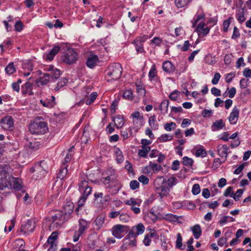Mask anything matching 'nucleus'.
<instances>
[{
  "label": "nucleus",
  "mask_w": 251,
  "mask_h": 251,
  "mask_svg": "<svg viewBox=\"0 0 251 251\" xmlns=\"http://www.w3.org/2000/svg\"><path fill=\"white\" fill-rule=\"evenodd\" d=\"M24 187L22 179L19 177H14L10 174H0V193L5 188L21 190Z\"/></svg>",
  "instance_id": "1"
},
{
  "label": "nucleus",
  "mask_w": 251,
  "mask_h": 251,
  "mask_svg": "<svg viewBox=\"0 0 251 251\" xmlns=\"http://www.w3.org/2000/svg\"><path fill=\"white\" fill-rule=\"evenodd\" d=\"M154 188L156 193L161 198L167 196L170 191V188L166 183V179L161 176L158 177L155 179Z\"/></svg>",
  "instance_id": "2"
},
{
  "label": "nucleus",
  "mask_w": 251,
  "mask_h": 251,
  "mask_svg": "<svg viewBox=\"0 0 251 251\" xmlns=\"http://www.w3.org/2000/svg\"><path fill=\"white\" fill-rule=\"evenodd\" d=\"M29 131L32 134H43L48 130L47 123L39 118H36L29 126Z\"/></svg>",
  "instance_id": "3"
},
{
  "label": "nucleus",
  "mask_w": 251,
  "mask_h": 251,
  "mask_svg": "<svg viewBox=\"0 0 251 251\" xmlns=\"http://www.w3.org/2000/svg\"><path fill=\"white\" fill-rule=\"evenodd\" d=\"M122 73V67L121 65L119 63H114L109 67L106 79L107 81L117 80L121 77Z\"/></svg>",
  "instance_id": "4"
},
{
  "label": "nucleus",
  "mask_w": 251,
  "mask_h": 251,
  "mask_svg": "<svg viewBox=\"0 0 251 251\" xmlns=\"http://www.w3.org/2000/svg\"><path fill=\"white\" fill-rule=\"evenodd\" d=\"M78 58V54L73 48H68L61 56L62 61L67 64L75 63Z\"/></svg>",
  "instance_id": "5"
},
{
  "label": "nucleus",
  "mask_w": 251,
  "mask_h": 251,
  "mask_svg": "<svg viewBox=\"0 0 251 251\" xmlns=\"http://www.w3.org/2000/svg\"><path fill=\"white\" fill-rule=\"evenodd\" d=\"M52 222L50 226V228L61 226L66 220V217L63 214V212L60 210H56L53 212L51 216Z\"/></svg>",
  "instance_id": "6"
},
{
  "label": "nucleus",
  "mask_w": 251,
  "mask_h": 251,
  "mask_svg": "<svg viewBox=\"0 0 251 251\" xmlns=\"http://www.w3.org/2000/svg\"><path fill=\"white\" fill-rule=\"evenodd\" d=\"M128 226L122 225L114 226L111 229L112 234L117 239H121L128 230Z\"/></svg>",
  "instance_id": "7"
},
{
  "label": "nucleus",
  "mask_w": 251,
  "mask_h": 251,
  "mask_svg": "<svg viewBox=\"0 0 251 251\" xmlns=\"http://www.w3.org/2000/svg\"><path fill=\"white\" fill-rule=\"evenodd\" d=\"M35 227V222L32 220H28L22 224L20 231L24 234L28 235L33 231Z\"/></svg>",
  "instance_id": "8"
},
{
  "label": "nucleus",
  "mask_w": 251,
  "mask_h": 251,
  "mask_svg": "<svg viewBox=\"0 0 251 251\" xmlns=\"http://www.w3.org/2000/svg\"><path fill=\"white\" fill-rule=\"evenodd\" d=\"M209 27L206 26L203 21L199 23L195 29V31L198 33L200 37H203L206 36L209 32Z\"/></svg>",
  "instance_id": "9"
},
{
  "label": "nucleus",
  "mask_w": 251,
  "mask_h": 251,
  "mask_svg": "<svg viewBox=\"0 0 251 251\" xmlns=\"http://www.w3.org/2000/svg\"><path fill=\"white\" fill-rule=\"evenodd\" d=\"M31 171L32 172H37L38 173L48 172L50 171V169L47 162L43 160L35 164L31 168Z\"/></svg>",
  "instance_id": "10"
},
{
  "label": "nucleus",
  "mask_w": 251,
  "mask_h": 251,
  "mask_svg": "<svg viewBox=\"0 0 251 251\" xmlns=\"http://www.w3.org/2000/svg\"><path fill=\"white\" fill-rule=\"evenodd\" d=\"M79 190L82 196L88 197L91 193L92 188L87 181H82L79 184Z\"/></svg>",
  "instance_id": "11"
},
{
  "label": "nucleus",
  "mask_w": 251,
  "mask_h": 251,
  "mask_svg": "<svg viewBox=\"0 0 251 251\" xmlns=\"http://www.w3.org/2000/svg\"><path fill=\"white\" fill-rule=\"evenodd\" d=\"M0 126L5 130H8L14 126V121L11 116H6L0 121Z\"/></svg>",
  "instance_id": "12"
},
{
  "label": "nucleus",
  "mask_w": 251,
  "mask_h": 251,
  "mask_svg": "<svg viewBox=\"0 0 251 251\" xmlns=\"http://www.w3.org/2000/svg\"><path fill=\"white\" fill-rule=\"evenodd\" d=\"M55 99L53 96H50L49 98H46L40 100V103L44 107H46L49 108H52L55 105Z\"/></svg>",
  "instance_id": "13"
},
{
  "label": "nucleus",
  "mask_w": 251,
  "mask_h": 251,
  "mask_svg": "<svg viewBox=\"0 0 251 251\" xmlns=\"http://www.w3.org/2000/svg\"><path fill=\"white\" fill-rule=\"evenodd\" d=\"M145 230V227L142 223H139L133 226L129 234H134L135 236L142 234Z\"/></svg>",
  "instance_id": "14"
},
{
  "label": "nucleus",
  "mask_w": 251,
  "mask_h": 251,
  "mask_svg": "<svg viewBox=\"0 0 251 251\" xmlns=\"http://www.w3.org/2000/svg\"><path fill=\"white\" fill-rule=\"evenodd\" d=\"M239 115V109L236 106L234 107L228 118L230 123L232 125L235 124L238 121Z\"/></svg>",
  "instance_id": "15"
},
{
  "label": "nucleus",
  "mask_w": 251,
  "mask_h": 251,
  "mask_svg": "<svg viewBox=\"0 0 251 251\" xmlns=\"http://www.w3.org/2000/svg\"><path fill=\"white\" fill-rule=\"evenodd\" d=\"M13 251H19L25 250V242L23 239H18L15 240L12 244Z\"/></svg>",
  "instance_id": "16"
},
{
  "label": "nucleus",
  "mask_w": 251,
  "mask_h": 251,
  "mask_svg": "<svg viewBox=\"0 0 251 251\" xmlns=\"http://www.w3.org/2000/svg\"><path fill=\"white\" fill-rule=\"evenodd\" d=\"M228 148L226 145H219L217 147V151L219 155L224 159L223 161L226 159L228 154Z\"/></svg>",
  "instance_id": "17"
},
{
  "label": "nucleus",
  "mask_w": 251,
  "mask_h": 251,
  "mask_svg": "<svg viewBox=\"0 0 251 251\" xmlns=\"http://www.w3.org/2000/svg\"><path fill=\"white\" fill-rule=\"evenodd\" d=\"M73 155V154L72 153H68L67 154V155L65 158V160H64L65 163H64L61 165V166L60 167V173H68V172H69V171H73V170H71L70 169H69L68 168V165L66 164V163L68 162L71 160Z\"/></svg>",
  "instance_id": "18"
},
{
  "label": "nucleus",
  "mask_w": 251,
  "mask_h": 251,
  "mask_svg": "<svg viewBox=\"0 0 251 251\" xmlns=\"http://www.w3.org/2000/svg\"><path fill=\"white\" fill-rule=\"evenodd\" d=\"M98 61L99 58L97 55L90 54L87 60L86 65L89 68H93Z\"/></svg>",
  "instance_id": "19"
},
{
  "label": "nucleus",
  "mask_w": 251,
  "mask_h": 251,
  "mask_svg": "<svg viewBox=\"0 0 251 251\" xmlns=\"http://www.w3.org/2000/svg\"><path fill=\"white\" fill-rule=\"evenodd\" d=\"M142 201L138 198H130L129 199L125 200L124 203L130 206V207L133 206L139 207L141 205Z\"/></svg>",
  "instance_id": "20"
},
{
  "label": "nucleus",
  "mask_w": 251,
  "mask_h": 251,
  "mask_svg": "<svg viewBox=\"0 0 251 251\" xmlns=\"http://www.w3.org/2000/svg\"><path fill=\"white\" fill-rule=\"evenodd\" d=\"M156 235V233L154 230H152L149 233L146 234L143 241L144 244L146 246H150L151 242V238H153Z\"/></svg>",
  "instance_id": "21"
},
{
  "label": "nucleus",
  "mask_w": 251,
  "mask_h": 251,
  "mask_svg": "<svg viewBox=\"0 0 251 251\" xmlns=\"http://www.w3.org/2000/svg\"><path fill=\"white\" fill-rule=\"evenodd\" d=\"M179 217L171 213L162 214L160 215V219L165 220L169 222H176L178 221Z\"/></svg>",
  "instance_id": "22"
},
{
  "label": "nucleus",
  "mask_w": 251,
  "mask_h": 251,
  "mask_svg": "<svg viewBox=\"0 0 251 251\" xmlns=\"http://www.w3.org/2000/svg\"><path fill=\"white\" fill-rule=\"evenodd\" d=\"M163 70L168 73H173L175 71V67L169 61H166L163 62L162 64Z\"/></svg>",
  "instance_id": "23"
},
{
  "label": "nucleus",
  "mask_w": 251,
  "mask_h": 251,
  "mask_svg": "<svg viewBox=\"0 0 251 251\" xmlns=\"http://www.w3.org/2000/svg\"><path fill=\"white\" fill-rule=\"evenodd\" d=\"M246 10L244 8H239L236 14L237 21L241 24L243 23L246 19L245 16Z\"/></svg>",
  "instance_id": "24"
},
{
  "label": "nucleus",
  "mask_w": 251,
  "mask_h": 251,
  "mask_svg": "<svg viewBox=\"0 0 251 251\" xmlns=\"http://www.w3.org/2000/svg\"><path fill=\"white\" fill-rule=\"evenodd\" d=\"M190 230L192 231L195 239H198L201 236V229L199 225H195L191 227Z\"/></svg>",
  "instance_id": "25"
},
{
  "label": "nucleus",
  "mask_w": 251,
  "mask_h": 251,
  "mask_svg": "<svg viewBox=\"0 0 251 251\" xmlns=\"http://www.w3.org/2000/svg\"><path fill=\"white\" fill-rule=\"evenodd\" d=\"M225 125L223 120H216L212 124L211 128L212 131H216L222 129Z\"/></svg>",
  "instance_id": "26"
},
{
  "label": "nucleus",
  "mask_w": 251,
  "mask_h": 251,
  "mask_svg": "<svg viewBox=\"0 0 251 251\" xmlns=\"http://www.w3.org/2000/svg\"><path fill=\"white\" fill-rule=\"evenodd\" d=\"M114 125L117 128H121L124 124V120L123 116L121 115H117L113 118Z\"/></svg>",
  "instance_id": "27"
},
{
  "label": "nucleus",
  "mask_w": 251,
  "mask_h": 251,
  "mask_svg": "<svg viewBox=\"0 0 251 251\" xmlns=\"http://www.w3.org/2000/svg\"><path fill=\"white\" fill-rule=\"evenodd\" d=\"M60 47L59 46H55L53 49L50 51V52L48 53L46 56V59L51 61L53 60L54 56L59 52L60 50Z\"/></svg>",
  "instance_id": "28"
},
{
  "label": "nucleus",
  "mask_w": 251,
  "mask_h": 251,
  "mask_svg": "<svg viewBox=\"0 0 251 251\" xmlns=\"http://www.w3.org/2000/svg\"><path fill=\"white\" fill-rule=\"evenodd\" d=\"M46 73L51 80L57 79L60 76V71L56 68H55L54 70H53L52 71H51L50 72Z\"/></svg>",
  "instance_id": "29"
},
{
  "label": "nucleus",
  "mask_w": 251,
  "mask_h": 251,
  "mask_svg": "<svg viewBox=\"0 0 251 251\" xmlns=\"http://www.w3.org/2000/svg\"><path fill=\"white\" fill-rule=\"evenodd\" d=\"M149 124L151 126V129L153 130H155L158 129L159 125L157 124V122L156 120V116L155 115L151 116L149 120Z\"/></svg>",
  "instance_id": "30"
},
{
  "label": "nucleus",
  "mask_w": 251,
  "mask_h": 251,
  "mask_svg": "<svg viewBox=\"0 0 251 251\" xmlns=\"http://www.w3.org/2000/svg\"><path fill=\"white\" fill-rule=\"evenodd\" d=\"M74 205L72 202H68L64 206L63 214L66 216L67 215H70L73 211Z\"/></svg>",
  "instance_id": "31"
},
{
  "label": "nucleus",
  "mask_w": 251,
  "mask_h": 251,
  "mask_svg": "<svg viewBox=\"0 0 251 251\" xmlns=\"http://www.w3.org/2000/svg\"><path fill=\"white\" fill-rule=\"evenodd\" d=\"M129 234L124 239V242L127 243L128 246L130 248L135 247L137 245V241L135 238L130 239L129 237Z\"/></svg>",
  "instance_id": "32"
},
{
  "label": "nucleus",
  "mask_w": 251,
  "mask_h": 251,
  "mask_svg": "<svg viewBox=\"0 0 251 251\" xmlns=\"http://www.w3.org/2000/svg\"><path fill=\"white\" fill-rule=\"evenodd\" d=\"M177 238L176 242V248L180 250H184L185 248V246L182 244V239L181 234L178 233L177 234Z\"/></svg>",
  "instance_id": "33"
},
{
  "label": "nucleus",
  "mask_w": 251,
  "mask_h": 251,
  "mask_svg": "<svg viewBox=\"0 0 251 251\" xmlns=\"http://www.w3.org/2000/svg\"><path fill=\"white\" fill-rule=\"evenodd\" d=\"M146 219L149 222L155 223L157 219H160V217H158L151 210L150 212L146 216Z\"/></svg>",
  "instance_id": "34"
},
{
  "label": "nucleus",
  "mask_w": 251,
  "mask_h": 251,
  "mask_svg": "<svg viewBox=\"0 0 251 251\" xmlns=\"http://www.w3.org/2000/svg\"><path fill=\"white\" fill-rule=\"evenodd\" d=\"M88 223L83 219H80L79 221V229L78 230L83 233L84 231L88 227Z\"/></svg>",
  "instance_id": "35"
},
{
  "label": "nucleus",
  "mask_w": 251,
  "mask_h": 251,
  "mask_svg": "<svg viewBox=\"0 0 251 251\" xmlns=\"http://www.w3.org/2000/svg\"><path fill=\"white\" fill-rule=\"evenodd\" d=\"M150 151V147H142V149L139 150L138 153L139 156L140 157H146L148 153Z\"/></svg>",
  "instance_id": "36"
},
{
  "label": "nucleus",
  "mask_w": 251,
  "mask_h": 251,
  "mask_svg": "<svg viewBox=\"0 0 251 251\" xmlns=\"http://www.w3.org/2000/svg\"><path fill=\"white\" fill-rule=\"evenodd\" d=\"M136 92L140 96L144 97L146 94V90L143 85L136 83Z\"/></svg>",
  "instance_id": "37"
},
{
  "label": "nucleus",
  "mask_w": 251,
  "mask_h": 251,
  "mask_svg": "<svg viewBox=\"0 0 251 251\" xmlns=\"http://www.w3.org/2000/svg\"><path fill=\"white\" fill-rule=\"evenodd\" d=\"M51 80L50 79V78H49V76L47 74V73H44L43 74V76L40 77V78L39 79V80L38 81L37 83L39 84H41V85H46L47 84L48 82H50V81Z\"/></svg>",
  "instance_id": "38"
},
{
  "label": "nucleus",
  "mask_w": 251,
  "mask_h": 251,
  "mask_svg": "<svg viewBox=\"0 0 251 251\" xmlns=\"http://www.w3.org/2000/svg\"><path fill=\"white\" fill-rule=\"evenodd\" d=\"M169 104L168 100H164L160 104L159 109L161 111L164 112L165 113H167L168 108Z\"/></svg>",
  "instance_id": "39"
},
{
  "label": "nucleus",
  "mask_w": 251,
  "mask_h": 251,
  "mask_svg": "<svg viewBox=\"0 0 251 251\" xmlns=\"http://www.w3.org/2000/svg\"><path fill=\"white\" fill-rule=\"evenodd\" d=\"M68 82V80L65 78H61L57 84L56 87L55 88L54 90L55 91H58L61 88L65 86Z\"/></svg>",
  "instance_id": "40"
},
{
  "label": "nucleus",
  "mask_w": 251,
  "mask_h": 251,
  "mask_svg": "<svg viewBox=\"0 0 251 251\" xmlns=\"http://www.w3.org/2000/svg\"><path fill=\"white\" fill-rule=\"evenodd\" d=\"M190 0H175L176 6L178 8H182L186 6Z\"/></svg>",
  "instance_id": "41"
},
{
  "label": "nucleus",
  "mask_w": 251,
  "mask_h": 251,
  "mask_svg": "<svg viewBox=\"0 0 251 251\" xmlns=\"http://www.w3.org/2000/svg\"><path fill=\"white\" fill-rule=\"evenodd\" d=\"M173 139V136L168 134H164L161 135L158 140L161 142H164L168 141H171Z\"/></svg>",
  "instance_id": "42"
},
{
  "label": "nucleus",
  "mask_w": 251,
  "mask_h": 251,
  "mask_svg": "<svg viewBox=\"0 0 251 251\" xmlns=\"http://www.w3.org/2000/svg\"><path fill=\"white\" fill-rule=\"evenodd\" d=\"M5 72L9 75L13 74L15 71L16 69L13 63H9L5 69Z\"/></svg>",
  "instance_id": "43"
},
{
  "label": "nucleus",
  "mask_w": 251,
  "mask_h": 251,
  "mask_svg": "<svg viewBox=\"0 0 251 251\" xmlns=\"http://www.w3.org/2000/svg\"><path fill=\"white\" fill-rule=\"evenodd\" d=\"M135 44L136 50L138 53H143L144 52L143 45L141 42H139L138 40L134 41Z\"/></svg>",
  "instance_id": "44"
},
{
  "label": "nucleus",
  "mask_w": 251,
  "mask_h": 251,
  "mask_svg": "<svg viewBox=\"0 0 251 251\" xmlns=\"http://www.w3.org/2000/svg\"><path fill=\"white\" fill-rule=\"evenodd\" d=\"M117 161L120 163L124 161V156L121 151L119 149H117L115 151Z\"/></svg>",
  "instance_id": "45"
},
{
  "label": "nucleus",
  "mask_w": 251,
  "mask_h": 251,
  "mask_svg": "<svg viewBox=\"0 0 251 251\" xmlns=\"http://www.w3.org/2000/svg\"><path fill=\"white\" fill-rule=\"evenodd\" d=\"M87 197L81 196L79 201H78V206L76 208L75 211H78V210L83 206L85 201L86 200Z\"/></svg>",
  "instance_id": "46"
},
{
  "label": "nucleus",
  "mask_w": 251,
  "mask_h": 251,
  "mask_svg": "<svg viewBox=\"0 0 251 251\" xmlns=\"http://www.w3.org/2000/svg\"><path fill=\"white\" fill-rule=\"evenodd\" d=\"M123 97L124 99L127 100H132L133 96L131 90H128L125 91L123 94Z\"/></svg>",
  "instance_id": "47"
},
{
  "label": "nucleus",
  "mask_w": 251,
  "mask_h": 251,
  "mask_svg": "<svg viewBox=\"0 0 251 251\" xmlns=\"http://www.w3.org/2000/svg\"><path fill=\"white\" fill-rule=\"evenodd\" d=\"M182 160V163L185 166H191L194 162L192 158L187 156L183 157Z\"/></svg>",
  "instance_id": "48"
},
{
  "label": "nucleus",
  "mask_w": 251,
  "mask_h": 251,
  "mask_svg": "<svg viewBox=\"0 0 251 251\" xmlns=\"http://www.w3.org/2000/svg\"><path fill=\"white\" fill-rule=\"evenodd\" d=\"M58 233L57 232H53L50 236L49 237L48 242L49 244H54V241L57 238Z\"/></svg>",
  "instance_id": "49"
},
{
  "label": "nucleus",
  "mask_w": 251,
  "mask_h": 251,
  "mask_svg": "<svg viewBox=\"0 0 251 251\" xmlns=\"http://www.w3.org/2000/svg\"><path fill=\"white\" fill-rule=\"evenodd\" d=\"M156 75V71L155 69V66L154 65H152L149 73V76L151 80L153 79Z\"/></svg>",
  "instance_id": "50"
},
{
  "label": "nucleus",
  "mask_w": 251,
  "mask_h": 251,
  "mask_svg": "<svg viewBox=\"0 0 251 251\" xmlns=\"http://www.w3.org/2000/svg\"><path fill=\"white\" fill-rule=\"evenodd\" d=\"M39 144L36 141L30 142L28 144V148L34 151L38 150L39 148Z\"/></svg>",
  "instance_id": "51"
},
{
  "label": "nucleus",
  "mask_w": 251,
  "mask_h": 251,
  "mask_svg": "<svg viewBox=\"0 0 251 251\" xmlns=\"http://www.w3.org/2000/svg\"><path fill=\"white\" fill-rule=\"evenodd\" d=\"M176 126V124L174 122H170L167 123L164 125V128L168 131H170L175 129Z\"/></svg>",
  "instance_id": "52"
},
{
  "label": "nucleus",
  "mask_w": 251,
  "mask_h": 251,
  "mask_svg": "<svg viewBox=\"0 0 251 251\" xmlns=\"http://www.w3.org/2000/svg\"><path fill=\"white\" fill-rule=\"evenodd\" d=\"M177 182V180L176 178L173 177L166 179V183H167V186H168L169 188L176 185Z\"/></svg>",
  "instance_id": "53"
},
{
  "label": "nucleus",
  "mask_w": 251,
  "mask_h": 251,
  "mask_svg": "<svg viewBox=\"0 0 251 251\" xmlns=\"http://www.w3.org/2000/svg\"><path fill=\"white\" fill-rule=\"evenodd\" d=\"M207 154L206 151L203 149H199L196 151L195 155L197 157H204Z\"/></svg>",
  "instance_id": "54"
},
{
  "label": "nucleus",
  "mask_w": 251,
  "mask_h": 251,
  "mask_svg": "<svg viewBox=\"0 0 251 251\" xmlns=\"http://www.w3.org/2000/svg\"><path fill=\"white\" fill-rule=\"evenodd\" d=\"M130 219L129 216L126 213L120 214L119 219L121 222L123 223H126L129 221Z\"/></svg>",
  "instance_id": "55"
},
{
  "label": "nucleus",
  "mask_w": 251,
  "mask_h": 251,
  "mask_svg": "<svg viewBox=\"0 0 251 251\" xmlns=\"http://www.w3.org/2000/svg\"><path fill=\"white\" fill-rule=\"evenodd\" d=\"M180 92L178 91L175 90L169 95V98L174 101L176 100L179 96Z\"/></svg>",
  "instance_id": "56"
},
{
  "label": "nucleus",
  "mask_w": 251,
  "mask_h": 251,
  "mask_svg": "<svg viewBox=\"0 0 251 251\" xmlns=\"http://www.w3.org/2000/svg\"><path fill=\"white\" fill-rule=\"evenodd\" d=\"M243 190L242 189H238L236 191V193L233 194V198L235 201H238L242 196L243 193Z\"/></svg>",
  "instance_id": "57"
},
{
  "label": "nucleus",
  "mask_w": 251,
  "mask_h": 251,
  "mask_svg": "<svg viewBox=\"0 0 251 251\" xmlns=\"http://www.w3.org/2000/svg\"><path fill=\"white\" fill-rule=\"evenodd\" d=\"M233 194L234 192L233 191V188L232 187H227L224 192V196L225 197H230L233 198Z\"/></svg>",
  "instance_id": "58"
},
{
  "label": "nucleus",
  "mask_w": 251,
  "mask_h": 251,
  "mask_svg": "<svg viewBox=\"0 0 251 251\" xmlns=\"http://www.w3.org/2000/svg\"><path fill=\"white\" fill-rule=\"evenodd\" d=\"M97 96V93H92L90 95V99L86 100V103L87 104H91L96 100Z\"/></svg>",
  "instance_id": "59"
},
{
  "label": "nucleus",
  "mask_w": 251,
  "mask_h": 251,
  "mask_svg": "<svg viewBox=\"0 0 251 251\" xmlns=\"http://www.w3.org/2000/svg\"><path fill=\"white\" fill-rule=\"evenodd\" d=\"M205 18V15L204 14H200V15H198L197 17H196V19L194 20V21L193 22V24H192V27L194 28L195 27L197 24L199 23V22L201 20H203Z\"/></svg>",
  "instance_id": "60"
},
{
  "label": "nucleus",
  "mask_w": 251,
  "mask_h": 251,
  "mask_svg": "<svg viewBox=\"0 0 251 251\" xmlns=\"http://www.w3.org/2000/svg\"><path fill=\"white\" fill-rule=\"evenodd\" d=\"M235 76V74L234 73H230L226 74L225 78L226 81L228 83H230Z\"/></svg>",
  "instance_id": "61"
},
{
  "label": "nucleus",
  "mask_w": 251,
  "mask_h": 251,
  "mask_svg": "<svg viewBox=\"0 0 251 251\" xmlns=\"http://www.w3.org/2000/svg\"><path fill=\"white\" fill-rule=\"evenodd\" d=\"M220 78L221 75L220 73H216L214 75V77L211 81L212 83L214 85L217 84L218 83Z\"/></svg>",
  "instance_id": "62"
},
{
  "label": "nucleus",
  "mask_w": 251,
  "mask_h": 251,
  "mask_svg": "<svg viewBox=\"0 0 251 251\" xmlns=\"http://www.w3.org/2000/svg\"><path fill=\"white\" fill-rule=\"evenodd\" d=\"M139 181L142 183L144 185H147L148 184L149 179L148 177H147L146 176L144 175H141L138 178Z\"/></svg>",
  "instance_id": "63"
},
{
  "label": "nucleus",
  "mask_w": 251,
  "mask_h": 251,
  "mask_svg": "<svg viewBox=\"0 0 251 251\" xmlns=\"http://www.w3.org/2000/svg\"><path fill=\"white\" fill-rule=\"evenodd\" d=\"M149 167L152 169L153 171L158 172L161 169V166L156 163H150Z\"/></svg>",
  "instance_id": "64"
}]
</instances>
